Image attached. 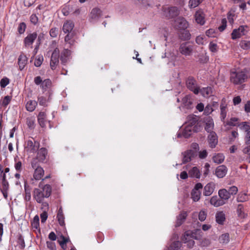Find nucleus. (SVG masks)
<instances>
[{"label":"nucleus","instance_id":"14","mask_svg":"<svg viewBox=\"0 0 250 250\" xmlns=\"http://www.w3.org/2000/svg\"><path fill=\"white\" fill-rule=\"evenodd\" d=\"M37 34L36 33H33L28 34L24 40V44L26 47H30L32 48V44L36 39Z\"/></svg>","mask_w":250,"mask_h":250},{"label":"nucleus","instance_id":"26","mask_svg":"<svg viewBox=\"0 0 250 250\" xmlns=\"http://www.w3.org/2000/svg\"><path fill=\"white\" fill-rule=\"evenodd\" d=\"M47 154L46 148H41L38 152L37 158L40 162H43L45 160Z\"/></svg>","mask_w":250,"mask_h":250},{"label":"nucleus","instance_id":"52","mask_svg":"<svg viewBox=\"0 0 250 250\" xmlns=\"http://www.w3.org/2000/svg\"><path fill=\"white\" fill-rule=\"evenodd\" d=\"M211 243L210 240L207 238L202 239L200 242V245L201 247H208Z\"/></svg>","mask_w":250,"mask_h":250},{"label":"nucleus","instance_id":"54","mask_svg":"<svg viewBox=\"0 0 250 250\" xmlns=\"http://www.w3.org/2000/svg\"><path fill=\"white\" fill-rule=\"evenodd\" d=\"M32 227L33 228L38 229L39 227V216L36 215L32 222Z\"/></svg>","mask_w":250,"mask_h":250},{"label":"nucleus","instance_id":"5","mask_svg":"<svg viewBox=\"0 0 250 250\" xmlns=\"http://www.w3.org/2000/svg\"><path fill=\"white\" fill-rule=\"evenodd\" d=\"M248 31V26L247 25H241L238 29H235L231 33V38L235 40L240 38L242 36L245 35Z\"/></svg>","mask_w":250,"mask_h":250},{"label":"nucleus","instance_id":"53","mask_svg":"<svg viewBox=\"0 0 250 250\" xmlns=\"http://www.w3.org/2000/svg\"><path fill=\"white\" fill-rule=\"evenodd\" d=\"M203 0H189V6L190 8H195L198 6Z\"/></svg>","mask_w":250,"mask_h":250},{"label":"nucleus","instance_id":"32","mask_svg":"<svg viewBox=\"0 0 250 250\" xmlns=\"http://www.w3.org/2000/svg\"><path fill=\"white\" fill-rule=\"evenodd\" d=\"M57 218L58 219L59 223L61 226H63L65 225L64 216L63 213L62 207H61L59 208L58 210V213L57 215Z\"/></svg>","mask_w":250,"mask_h":250},{"label":"nucleus","instance_id":"43","mask_svg":"<svg viewBox=\"0 0 250 250\" xmlns=\"http://www.w3.org/2000/svg\"><path fill=\"white\" fill-rule=\"evenodd\" d=\"M249 199V196L246 193L241 192L239 193L237 198V201L238 202H244Z\"/></svg>","mask_w":250,"mask_h":250},{"label":"nucleus","instance_id":"42","mask_svg":"<svg viewBox=\"0 0 250 250\" xmlns=\"http://www.w3.org/2000/svg\"><path fill=\"white\" fill-rule=\"evenodd\" d=\"M182 241L187 244V246L188 248H192L194 245V241L193 240L192 238L189 239L187 236L185 237V233L182 238Z\"/></svg>","mask_w":250,"mask_h":250},{"label":"nucleus","instance_id":"41","mask_svg":"<svg viewBox=\"0 0 250 250\" xmlns=\"http://www.w3.org/2000/svg\"><path fill=\"white\" fill-rule=\"evenodd\" d=\"M70 55V51L68 49H64L62 53L61 60L62 63L66 62L68 57Z\"/></svg>","mask_w":250,"mask_h":250},{"label":"nucleus","instance_id":"37","mask_svg":"<svg viewBox=\"0 0 250 250\" xmlns=\"http://www.w3.org/2000/svg\"><path fill=\"white\" fill-rule=\"evenodd\" d=\"M216 221L219 224H223L225 220V215L223 211L217 212L215 215Z\"/></svg>","mask_w":250,"mask_h":250},{"label":"nucleus","instance_id":"19","mask_svg":"<svg viewBox=\"0 0 250 250\" xmlns=\"http://www.w3.org/2000/svg\"><path fill=\"white\" fill-rule=\"evenodd\" d=\"M175 22L176 26L180 30H185L188 26V21L183 18H178Z\"/></svg>","mask_w":250,"mask_h":250},{"label":"nucleus","instance_id":"15","mask_svg":"<svg viewBox=\"0 0 250 250\" xmlns=\"http://www.w3.org/2000/svg\"><path fill=\"white\" fill-rule=\"evenodd\" d=\"M215 186V184L213 182L207 184L204 188V195L208 196L211 195L214 191Z\"/></svg>","mask_w":250,"mask_h":250},{"label":"nucleus","instance_id":"47","mask_svg":"<svg viewBox=\"0 0 250 250\" xmlns=\"http://www.w3.org/2000/svg\"><path fill=\"white\" fill-rule=\"evenodd\" d=\"M14 168L17 172H21L22 169V165L21 161L17 160V158L14 159Z\"/></svg>","mask_w":250,"mask_h":250},{"label":"nucleus","instance_id":"20","mask_svg":"<svg viewBox=\"0 0 250 250\" xmlns=\"http://www.w3.org/2000/svg\"><path fill=\"white\" fill-rule=\"evenodd\" d=\"M206 125L205 127V130L208 133L214 132L213 131L214 128V122L213 119L210 117H208L205 120Z\"/></svg>","mask_w":250,"mask_h":250},{"label":"nucleus","instance_id":"25","mask_svg":"<svg viewBox=\"0 0 250 250\" xmlns=\"http://www.w3.org/2000/svg\"><path fill=\"white\" fill-rule=\"evenodd\" d=\"M182 102L184 106L186 107L187 108H190L192 104V99H191V96L189 95H186L182 99Z\"/></svg>","mask_w":250,"mask_h":250},{"label":"nucleus","instance_id":"38","mask_svg":"<svg viewBox=\"0 0 250 250\" xmlns=\"http://www.w3.org/2000/svg\"><path fill=\"white\" fill-rule=\"evenodd\" d=\"M237 213L238 217L241 219L245 218L247 216V214L245 212L243 206L241 204L238 205Z\"/></svg>","mask_w":250,"mask_h":250},{"label":"nucleus","instance_id":"31","mask_svg":"<svg viewBox=\"0 0 250 250\" xmlns=\"http://www.w3.org/2000/svg\"><path fill=\"white\" fill-rule=\"evenodd\" d=\"M37 105V102L35 100H29L27 102L25 107L27 111L29 112L33 111Z\"/></svg>","mask_w":250,"mask_h":250},{"label":"nucleus","instance_id":"50","mask_svg":"<svg viewBox=\"0 0 250 250\" xmlns=\"http://www.w3.org/2000/svg\"><path fill=\"white\" fill-rule=\"evenodd\" d=\"M206 35L210 38L216 37L217 35V32L215 29H209L206 32Z\"/></svg>","mask_w":250,"mask_h":250},{"label":"nucleus","instance_id":"64","mask_svg":"<svg viewBox=\"0 0 250 250\" xmlns=\"http://www.w3.org/2000/svg\"><path fill=\"white\" fill-rule=\"evenodd\" d=\"M231 136L229 138V141L230 142H233L238 137L239 134L237 131L233 130L231 132Z\"/></svg>","mask_w":250,"mask_h":250},{"label":"nucleus","instance_id":"55","mask_svg":"<svg viewBox=\"0 0 250 250\" xmlns=\"http://www.w3.org/2000/svg\"><path fill=\"white\" fill-rule=\"evenodd\" d=\"M26 28V24L23 22H21L19 24L18 27V31L20 34H22L25 32Z\"/></svg>","mask_w":250,"mask_h":250},{"label":"nucleus","instance_id":"17","mask_svg":"<svg viewBox=\"0 0 250 250\" xmlns=\"http://www.w3.org/2000/svg\"><path fill=\"white\" fill-rule=\"evenodd\" d=\"M194 18L196 22L201 25L204 24L205 22V14L201 10H199L195 13Z\"/></svg>","mask_w":250,"mask_h":250},{"label":"nucleus","instance_id":"16","mask_svg":"<svg viewBox=\"0 0 250 250\" xmlns=\"http://www.w3.org/2000/svg\"><path fill=\"white\" fill-rule=\"evenodd\" d=\"M208 142L209 146L214 148L218 143V138L216 133L215 132H211L208 137Z\"/></svg>","mask_w":250,"mask_h":250},{"label":"nucleus","instance_id":"36","mask_svg":"<svg viewBox=\"0 0 250 250\" xmlns=\"http://www.w3.org/2000/svg\"><path fill=\"white\" fill-rule=\"evenodd\" d=\"M198 215V219L199 220L201 221H204L207 216V212L205 209H202L198 213L196 212H195L193 213V215L196 216L197 215Z\"/></svg>","mask_w":250,"mask_h":250},{"label":"nucleus","instance_id":"58","mask_svg":"<svg viewBox=\"0 0 250 250\" xmlns=\"http://www.w3.org/2000/svg\"><path fill=\"white\" fill-rule=\"evenodd\" d=\"M68 241V239L64 237L63 236H61L60 239L58 240V242L61 245V246L64 249V246L65 245L66 243Z\"/></svg>","mask_w":250,"mask_h":250},{"label":"nucleus","instance_id":"21","mask_svg":"<svg viewBox=\"0 0 250 250\" xmlns=\"http://www.w3.org/2000/svg\"><path fill=\"white\" fill-rule=\"evenodd\" d=\"M210 203L215 207H218L224 205L226 202L223 201L220 197L218 198L217 196H213L210 200Z\"/></svg>","mask_w":250,"mask_h":250},{"label":"nucleus","instance_id":"28","mask_svg":"<svg viewBox=\"0 0 250 250\" xmlns=\"http://www.w3.org/2000/svg\"><path fill=\"white\" fill-rule=\"evenodd\" d=\"M220 110H221V119L222 120H224L227 116V104L226 103V100L223 99L222 101V103L220 105Z\"/></svg>","mask_w":250,"mask_h":250},{"label":"nucleus","instance_id":"27","mask_svg":"<svg viewBox=\"0 0 250 250\" xmlns=\"http://www.w3.org/2000/svg\"><path fill=\"white\" fill-rule=\"evenodd\" d=\"M74 26V23L72 21H67L63 24L62 30L65 33H69L72 30Z\"/></svg>","mask_w":250,"mask_h":250},{"label":"nucleus","instance_id":"44","mask_svg":"<svg viewBox=\"0 0 250 250\" xmlns=\"http://www.w3.org/2000/svg\"><path fill=\"white\" fill-rule=\"evenodd\" d=\"M219 241L220 243L223 244H226L229 243V234L228 233H224L222 234L219 238Z\"/></svg>","mask_w":250,"mask_h":250},{"label":"nucleus","instance_id":"1","mask_svg":"<svg viewBox=\"0 0 250 250\" xmlns=\"http://www.w3.org/2000/svg\"><path fill=\"white\" fill-rule=\"evenodd\" d=\"M52 192V188L49 185H45L41 187V184L39 188H35L33 191V197L37 202L41 203L44 198H48Z\"/></svg>","mask_w":250,"mask_h":250},{"label":"nucleus","instance_id":"48","mask_svg":"<svg viewBox=\"0 0 250 250\" xmlns=\"http://www.w3.org/2000/svg\"><path fill=\"white\" fill-rule=\"evenodd\" d=\"M227 125L232 126H238L239 125V119L236 117H231L230 120L228 121Z\"/></svg>","mask_w":250,"mask_h":250},{"label":"nucleus","instance_id":"29","mask_svg":"<svg viewBox=\"0 0 250 250\" xmlns=\"http://www.w3.org/2000/svg\"><path fill=\"white\" fill-rule=\"evenodd\" d=\"M188 175L190 177L199 179L200 178L201 174L199 169L194 167L188 171Z\"/></svg>","mask_w":250,"mask_h":250},{"label":"nucleus","instance_id":"11","mask_svg":"<svg viewBox=\"0 0 250 250\" xmlns=\"http://www.w3.org/2000/svg\"><path fill=\"white\" fill-rule=\"evenodd\" d=\"M186 85L188 89L193 92L195 94L199 93V87L198 86L196 81L191 77H189L186 81Z\"/></svg>","mask_w":250,"mask_h":250},{"label":"nucleus","instance_id":"59","mask_svg":"<svg viewBox=\"0 0 250 250\" xmlns=\"http://www.w3.org/2000/svg\"><path fill=\"white\" fill-rule=\"evenodd\" d=\"M209 49L212 52H216L218 50V46L216 43L210 42L209 44Z\"/></svg>","mask_w":250,"mask_h":250},{"label":"nucleus","instance_id":"22","mask_svg":"<svg viewBox=\"0 0 250 250\" xmlns=\"http://www.w3.org/2000/svg\"><path fill=\"white\" fill-rule=\"evenodd\" d=\"M218 195L221 200L226 202L230 197L229 192L225 188L220 189L218 191Z\"/></svg>","mask_w":250,"mask_h":250},{"label":"nucleus","instance_id":"9","mask_svg":"<svg viewBox=\"0 0 250 250\" xmlns=\"http://www.w3.org/2000/svg\"><path fill=\"white\" fill-rule=\"evenodd\" d=\"M102 15V11L98 8H93L89 14V21L91 22L97 21Z\"/></svg>","mask_w":250,"mask_h":250},{"label":"nucleus","instance_id":"45","mask_svg":"<svg viewBox=\"0 0 250 250\" xmlns=\"http://www.w3.org/2000/svg\"><path fill=\"white\" fill-rule=\"evenodd\" d=\"M238 126L241 130H244L246 133L250 131V125L247 122H242L239 124Z\"/></svg>","mask_w":250,"mask_h":250},{"label":"nucleus","instance_id":"35","mask_svg":"<svg viewBox=\"0 0 250 250\" xmlns=\"http://www.w3.org/2000/svg\"><path fill=\"white\" fill-rule=\"evenodd\" d=\"M225 159V156L222 153H217L215 154L212 157L213 161L217 164L223 162Z\"/></svg>","mask_w":250,"mask_h":250},{"label":"nucleus","instance_id":"6","mask_svg":"<svg viewBox=\"0 0 250 250\" xmlns=\"http://www.w3.org/2000/svg\"><path fill=\"white\" fill-rule=\"evenodd\" d=\"M60 51L58 48H56L52 53L50 65L52 70H55L59 62Z\"/></svg>","mask_w":250,"mask_h":250},{"label":"nucleus","instance_id":"51","mask_svg":"<svg viewBox=\"0 0 250 250\" xmlns=\"http://www.w3.org/2000/svg\"><path fill=\"white\" fill-rule=\"evenodd\" d=\"M181 246V242L179 241H175L172 242L168 250H175Z\"/></svg>","mask_w":250,"mask_h":250},{"label":"nucleus","instance_id":"30","mask_svg":"<svg viewBox=\"0 0 250 250\" xmlns=\"http://www.w3.org/2000/svg\"><path fill=\"white\" fill-rule=\"evenodd\" d=\"M187 217V213L186 211H182L177 216V221L176 223V226L178 227L181 225Z\"/></svg>","mask_w":250,"mask_h":250},{"label":"nucleus","instance_id":"39","mask_svg":"<svg viewBox=\"0 0 250 250\" xmlns=\"http://www.w3.org/2000/svg\"><path fill=\"white\" fill-rule=\"evenodd\" d=\"M52 85V82L50 79H47L43 81L41 87L43 91H46L50 88Z\"/></svg>","mask_w":250,"mask_h":250},{"label":"nucleus","instance_id":"62","mask_svg":"<svg viewBox=\"0 0 250 250\" xmlns=\"http://www.w3.org/2000/svg\"><path fill=\"white\" fill-rule=\"evenodd\" d=\"M30 20L32 23H33L34 25H36L38 23L39 19L38 17L37 16L36 14H33L30 16Z\"/></svg>","mask_w":250,"mask_h":250},{"label":"nucleus","instance_id":"33","mask_svg":"<svg viewBox=\"0 0 250 250\" xmlns=\"http://www.w3.org/2000/svg\"><path fill=\"white\" fill-rule=\"evenodd\" d=\"M199 92L204 97H209L212 95V89L210 87H204L202 89L199 88Z\"/></svg>","mask_w":250,"mask_h":250},{"label":"nucleus","instance_id":"63","mask_svg":"<svg viewBox=\"0 0 250 250\" xmlns=\"http://www.w3.org/2000/svg\"><path fill=\"white\" fill-rule=\"evenodd\" d=\"M59 30L57 28H52L50 30V35L52 38H56L58 34Z\"/></svg>","mask_w":250,"mask_h":250},{"label":"nucleus","instance_id":"18","mask_svg":"<svg viewBox=\"0 0 250 250\" xmlns=\"http://www.w3.org/2000/svg\"><path fill=\"white\" fill-rule=\"evenodd\" d=\"M228 168L225 165L218 166L215 170L216 176L219 178L224 177L227 174Z\"/></svg>","mask_w":250,"mask_h":250},{"label":"nucleus","instance_id":"56","mask_svg":"<svg viewBox=\"0 0 250 250\" xmlns=\"http://www.w3.org/2000/svg\"><path fill=\"white\" fill-rule=\"evenodd\" d=\"M240 46L244 49H250V41H243L240 42Z\"/></svg>","mask_w":250,"mask_h":250},{"label":"nucleus","instance_id":"23","mask_svg":"<svg viewBox=\"0 0 250 250\" xmlns=\"http://www.w3.org/2000/svg\"><path fill=\"white\" fill-rule=\"evenodd\" d=\"M194 151L192 150H188L184 153H183V163H185L187 162H188L190 161L192 159V158L194 156Z\"/></svg>","mask_w":250,"mask_h":250},{"label":"nucleus","instance_id":"24","mask_svg":"<svg viewBox=\"0 0 250 250\" xmlns=\"http://www.w3.org/2000/svg\"><path fill=\"white\" fill-rule=\"evenodd\" d=\"M27 62V58L23 54H21L18 58V64L21 70H22L26 65Z\"/></svg>","mask_w":250,"mask_h":250},{"label":"nucleus","instance_id":"61","mask_svg":"<svg viewBox=\"0 0 250 250\" xmlns=\"http://www.w3.org/2000/svg\"><path fill=\"white\" fill-rule=\"evenodd\" d=\"M9 83V80L6 77L2 78L0 82V84L1 88H4Z\"/></svg>","mask_w":250,"mask_h":250},{"label":"nucleus","instance_id":"34","mask_svg":"<svg viewBox=\"0 0 250 250\" xmlns=\"http://www.w3.org/2000/svg\"><path fill=\"white\" fill-rule=\"evenodd\" d=\"M46 114L44 112H40L38 115V122L42 127L45 126L46 122Z\"/></svg>","mask_w":250,"mask_h":250},{"label":"nucleus","instance_id":"3","mask_svg":"<svg viewBox=\"0 0 250 250\" xmlns=\"http://www.w3.org/2000/svg\"><path fill=\"white\" fill-rule=\"evenodd\" d=\"M248 79L246 71L239 70L230 73V80L234 84H241Z\"/></svg>","mask_w":250,"mask_h":250},{"label":"nucleus","instance_id":"10","mask_svg":"<svg viewBox=\"0 0 250 250\" xmlns=\"http://www.w3.org/2000/svg\"><path fill=\"white\" fill-rule=\"evenodd\" d=\"M39 146L38 142L29 140L25 143V149L28 152L34 153L39 149Z\"/></svg>","mask_w":250,"mask_h":250},{"label":"nucleus","instance_id":"57","mask_svg":"<svg viewBox=\"0 0 250 250\" xmlns=\"http://www.w3.org/2000/svg\"><path fill=\"white\" fill-rule=\"evenodd\" d=\"M43 60V58L42 56H38L35 60L34 65L36 67L40 66L42 63Z\"/></svg>","mask_w":250,"mask_h":250},{"label":"nucleus","instance_id":"40","mask_svg":"<svg viewBox=\"0 0 250 250\" xmlns=\"http://www.w3.org/2000/svg\"><path fill=\"white\" fill-rule=\"evenodd\" d=\"M25 200L29 201L31 199L30 188L26 181L24 182Z\"/></svg>","mask_w":250,"mask_h":250},{"label":"nucleus","instance_id":"8","mask_svg":"<svg viewBox=\"0 0 250 250\" xmlns=\"http://www.w3.org/2000/svg\"><path fill=\"white\" fill-rule=\"evenodd\" d=\"M202 188L203 185L201 183H198L195 185L191 192V198L193 201L197 202L199 200L201 195V190Z\"/></svg>","mask_w":250,"mask_h":250},{"label":"nucleus","instance_id":"49","mask_svg":"<svg viewBox=\"0 0 250 250\" xmlns=\"http://www.w3.org/2000/svg\"><path fill=\"white\" fill-rule=\"evenodd\" d=\"M196 42L199 45H203L207 42L206 37L204 36H198L196 38Z\"/></svg>","mask_w":250,"mask_h":250},{"label":"nucleus","instance_id":"12","mask_svg":"<svg viewBox=\"0 0 250 250\" xmlns=\"http://www.w3.org/2000/svg\"><path fill=\"white\" fill-rule=\"evenodd\" d=\"M187 236L189 239L192 238L195 240H200L203 236V232L199 229L194 230H187L185 232V237Z\"/></svg>","mask_w":250,"mask_h":250},{"label":"nucleus","instance_id":"46","mask_svg":"<svg viewBox=\"0 0 250 250\" xmlns=\"http://www.w3.org/2000/svg\"><path fill=\"white\" fill-rule=\"evenodd\" d=\"M62 11L64 16H67L73 12V9L69 5H65L62 7Z\"/></svg>","mask_w":250,"mask_h":250},{"label":"nucleus","instance_id":"2","mask_svg":"<svg viewBox=\"0 0 250 250\" xmlns=\"http://www.w3.org/2000/svg\"><path fill=\"white\" fill-rule=\"evenodd\" d=\"M188 120L189 121L186 123L182 131V135L185 138L189 137L193 132L196 131L197 118L195 116H190L188 117Z\"/></svg>","mask_w":250,"mask_h":250},{"label":"nucleus","instance_id":"4","mask_svg":"<svg viewBox=\"0 0 250 250\" xmlns=\"http://www.w3.org/2000/svg\"><path fill=\"white\" fill-rule=\"evenodd\" d=\"M179 14V10L177 7L164 6L162 7V15L167 19L177 16Z\"/></svg>","mask_w":250,"mask_h":250},{"label":"nucleus","instance_id":"13","mask_svg":"<svg viewBox=\"0 0 250 250\" xmlns=\"http://www.w3.org/2000/svg\"><path fill=\"white\" fill-rule=\"evenodd\" d=\"M31 165L32 167L35 169L34 173V178L36 180L41 179L44 175V170L41 167H36L34 161L32 162Z\"/></svg>","mask_w":250,"mask_h":250},{"label":"nucleus","instance_id":"60","mask_svg":"<svg viewBox=\"0 0 250 250\" xmlns=\"http://www.w3.org/2000/svg\"><path fill=\"white\" fill-rule=\"evenodd\" d=\"M2 188L1 189L8 190V183L6 180V176L5 174L2 175Z\"/></svg>","mask_w":250,"mask_h":250},{"label":"nucleus","instance_id":"7","mask_svg":"<svg viewBox=\"0 0 250 250\" xmlns=\"http://www.w3.org/2000/svg\"><path fill=\"white\" fill-rule=\"evenodd\" d=\"M179 51L184 56H190L193 51V46L188 42H184L181 44Z\"/></svg>","mask_w":250,"mask_h":250}]
</instances>
